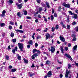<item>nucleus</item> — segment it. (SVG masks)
Segmentation results:
<instances>
[{"label":"nucleus","instance_id":"f257e3e1","mask_svg":"<svg viewBox=\"0 0 78 78\" xmlns=\"http://www.w3.org/2000/svg\"><path fill=\"white\" fill-rule=\"evenodd\" d=\"M48 50L49 51H51V53H54L55 51V46H51V49L49 48Z\"/></svg>","mask_w":78,"mask_h":78},{"label":"nucleus","instance_id":"f03ea898","mask_svg":"<svg viewBox=\"0 0 78 78\" xmlns=\"http://www.w3.org/2000/svg\"><path fill=\"white\" fill-rule=\"evenodd\" d=\"M18 47L20 50L21 51H23V44L21 43H19L18 44Z\"/></svg>","mask_w":78,"mask_h":78},{"label":"nucleus","instance_id":"7ed1b4c3","mask_svg":"<svg viewBox=\"0 0 78 78\" xmlns=\"http://www.w3.org/2000/svg\"><path fill=\"white\" fill-rule=\"evenodd\" d=\"M16 5L17 6V7L18 8V9H21L22 6H23V5L22 4H18L17 3H16Z\"/></svg>","mask_w":78,"mask_h":78},{"label":"nucleus","instance_id":"20e7f679","mask_svg":"<svg viewBox=\"0 0 78 78\" xmlns=\"http://www.w3.org/2000/svg\"><path fill=\"white\" fill-rule=\"evenodd\" d=\"M63 6H65V8H70V4H67L64 3L63 4Z\"/></svg>","mask_w":78,"mask_h":78},{"label":"nucleus","instance_id":"39448f33","mask_svg":"<svg viewBox=\"0 0 78 78\" xmlns=\"http://www.w3.org/2000/svg\"><path fill=\"white\" fill-rule=\"evenodd\" d=\"M37 56H38V53H36L34 54L32 56L31 58L33 59H35V58L37 57Z\"/></svg>","mask_w":78,"mask_h":78},{"label":"nucleus","instance_id":"423d86ee","mask_svg":"<svg viewBox=\"0 0 78 78\" xmlns=\"http://www.w3.org/2000/svg\"><path fill=\"white\" fill-rule=\"evenodd\" d=\"M5 13L6 11L4 10L2 12V14L0 15L1 17H4Z\"/></svg>","mask_w":78,"mask_h":78},{"label":"nucleus","instance_id":"0eeeda50","mask_svg":"<svg viewBox=\"0 0 78 78\" xmlns=\"http://www.w3.org/2000/svg\"><path fill=\"white\" fill-rule=\"evenodd\" d=\"M70 73H71L70 71H68V72L66 71V74H65L66 78H68L69 77V76L68 75H69V74H70Z\"/></svg>","mask_w":78,"mask_h":78},{"label":"nucleus","instance_id":"6e6552de","mask_svg":"<svg viewBox=\"0 0 78 78\" xmlns=\"http://www.w3.org/2000/svg\"><path fill=\"white\" fill-rule=\"evenodd\" d=\"M51 75H52V74H51V71H50L48 72L47 76L48 77H50V76H51Z\"/></svg>","mask_w":78,"mask_h":78},{"label":"nucleus","instance_id":"1a4fd4ad","mask_svg":"<svg viewBox=\"0 0 78 78\" xmlns=\"http://www.w3.org/2000/svg\"><path fill=\"white\" fill-rule=\"evenodd\" d=\"M60 40H61V41H62V42H64L65 41V39H64V37H62L61 36H60Z\"/></svg>","mask_w":78,"mask_h":78},{"label":"nucleus","instance_id":"9d476101","mask_svg":"<svg viewBox=\"0 0 78 78\" xmlns=\"http://www.w3.org/2000/svg\"><path fill=\"white\" fill-rule=\"evenodd\" d=\"M17 47H16L15 48V49L12 50V53H13L14 54L15 53V51H17Z\"/></svg>","mask_w":78,"mask_h":78},{"label":"nucleus","instance_id":"9b49d317","mask_svg":"<svg viewBox=\"0 0 78 78\" xmlns=\"http://www.w3.org/2000/svg\"><path fill=\"white\" fill-rule=\"evenodd\" d=\"M50 34H46V40H47L48 38H49L50 37Z\"/></svg>","mask_w":78,"mask_h":78},{"label":"nucleus","instance_id":"f8f14e48","mask_svg":"<svg viewBox=\"0 0 78 78\" xmlns=\"http://www.w3.org/2000/svg\"><path fill=\"white\" fill-rule=\"evenodd\" d=\"M15 31H16V32H19L20 33H23L24 32L22 30H16Z\"/></svg>","mask_w":78,"mask_h":78},{"label":"nucleus","instance_id":"ddd939ff","mask_svg":"<svg viewBox=\"0 0 78 78\" xmlns=\"http://www.w3.org/2000/svg\"><path fill=\"white\" fill-rule=\"evenodd\" d=\"M60 49L62 53L63 54L64 53V49H63V47L61 46Z\"/></svg>","mask_w":78,"mask_h":78},{"label":"nucleus","instance_id":"4468645a","mask_svg":"<svg viewBox=\"0 0 78 78\" xmlns=\"http://www.w3.org/2000/svg\"><path fill=\"white\" fill-rule=\"evenodd\" d=\"M76 48H77V45L74 46L73 48V51H76Z\"/></svg>","mask_w":78,"mask_h":78},{"label":"nucleus","instance_id":"2eb2a0df","mask_svg":"<svg viewBox=\"0 0 78 78\" xmlns=\"http://www.w3.org/2000/svg\"><path fill=\"white\" fill-rule=\"evenodd\" d=\"M46 5L47 6V8H48L49 9L50 8V5H49V3H48V2H46Z\"/></svg>","mask_w":78,"mask_h":78},{"label":"nucleus","instance_id":"dca6fc26","mask_svg":"<svg viewBox=\"0 0 78 78\" xmlns=\"http://www.w3.org/2000/svg\"><path fill=\"white\" fill-rule=\"evenodd\" d=\"M17 14L19 17H20V18H21V16H20V15H21V14H20V12H18L17 13Z\"/></svg>","mask_w":78,"mask_h":78},{"label":"nucleus","instance_id":"f3484780","mask_svg":"<svg viewBox=\"0 0 78 78\" xmlns=\"http://www.w3.org/2000/svg\"><path fill=\"white\" fill-rule=\"evenodd\" d=\"M43 17L44 19V21L45 22H47V18H46L45 17V16H43Z\"/></svg>","mask_w":78,"mask_h":78},{"label":"nucleus","instance_id":"a211bd4d","mask_svg":"<svg viewBox=\"0 0 78 78\" xmlns=\"http://www.w3.org/2000/svg\"><path fill=\"white\" fill-rule=\"evenodd\" d=\"M16 55L18 57V59L19 60H20L21 59V56L19 55V54H16Z\"/></svg>","mask_w":78,"mask_h":78},{"label":"nucleus","instance_id":"6ab92c4d","mask_svg":"<svg viewBox=\"0 0 78 78\" xmlns=\"http://www.w3.org/2000/svg\"><path fill=\"white\" fill-rule=\"evenodd\" d=\"M65 55L66 56V57H67L68 58H69L70 57V55L68 54H65Z\"/></svg>","mask_w":78,"mask_h":78},{"label":"nucleus","instance_id":"aec40b11","mask_svg":"<svg viewBox=\"0 0 78 78\" xmlns=\"http://www.w3.org/2000/svg\"><path fill=\"white\" fill-rule=\"evenodd\" d=\"M23 60L24 62H25V63H28V60L26 59H25V58L23 59Z\"/></svg>","mask_w":78,"mask_h":78},{"label":"nucleus","instance_id":"412c9836","mask_svg":"<svg viewBox=\"0 0 78 78\" xmlns=\"http://www.w3.org/2000/svg\"><path fill=\"white\" fill-rule=\"evenodd\" d=\"M28 43L30 45H33V41H32V40H30L28 42Z\"/></svg>","mask_w":78,"mask_h":78},{"label":"nucleus","instance_id":"4be33fe9","mask_svg":"<svg viewBox=\"0 0 78 78\" xmlns=\"http://www.w3.org/2000/svg\"><path fill=\"white\" fill-rule=\"evenodd\" d=\"M0 25L1 27H4L5 25V24L4 23H0Z\"/></svg>","mask_w":78,"mask_h":78},{"label":"nucleus","instance_id":"5701e85b","mask_svg":"<svg viewBox=\"0 0 78 78\" xmlns=\"http://www.w3.org/2000/svg\"><path fill=\"white\" fill-rule=\"evenodd\" d=\"M16 69H11V72H16Z\"/></svg>","mask_w":78,"mask_h":78},{"label":"nucleus","instance_id":"b1692460","mask_svg":"<svg viewBox=\"0 0 78 78\" xmlns=\"http://www.w3.org/2000/svg\"><path fill=\"white\" fill-rule=\"evenodd\" d=\"M8 2L10 4H12L13 3V1L12 0H9Z\"/></svg>","mask_w":78,"mask_h":78},{"label":"nucleus","instance_id":"393cba45","mask_svg":"<svg viewBox=\"0 0 78 78\" xmlns=\"http://www.w3.org/2000/svg\"><path fill=\"white\" fill-rule=\"evenodd\" d=\"M5 58L7 60H9V57L8 55H6L5 56Z\"/></svg>","mask_w":78,"mask_h":78},{"label":"nucleus","instance_id":"a878e982","mask_svg":"<svg viewBox=\"0 0 78 78\" xmlns=\"http://www.w3.org/2000/svg\"><path fill=\"white\" fill-rule=\"evenodd\" d=\"M37 51V50L36 49H34L33 50V53H36Z\"/></svg>","mask_w":78,"mask_h":78},{"label":"nucleus","instance_id":"bb28decb","mask_svg":"<svg viewBox=\"0 0 78 78\" xmlns=\"http://www.w3.org/2000/svg\"><path fill=\"white\" fill-rule=\"evenodd\" d=\"M42 11V8L40 7L39 9V12H41V11Z\"/></svg>","mask_w":78,"mask_h":78},{"label":"nucleus","instance_id":"cd10ccee","mask_svg":"<svg viewBox=\"0 0 78 78\" xmlns=\"http://www.w3.org/2000/svg\"><path fill=\"white\" fill-rule=\"evenodd\" d=\"M73 18L74 19H76L77 18V15L76 14L74 15Z\"/></svg>","mask_w":78,"mask_h":78},{"label":"nucleus","instance_id":"c85d7f7f","mask_svg":"<svg viewBox=\"0 0 78 78\" xmlns=\"http://www.w3.org/2000/svg\"><path fill=\"white\" fill-rule=\"evenodd\" d=\"M51 20L52 21V20L54 19V17H53V15H51Z\"/></svg>","mask_w":78,"mask_h":78},{"label":"nucleus","instance_id":"c756f323","mask_svg":"<svg viewBox=\"0 0 78 78\" xmlns=\"http://www.w3.org/2000/svg\"><path fill=\"white\" fill-rule=\"evenodd\" d=\"M11 37H14V34L13 33H12L10 34Z\"/></svg>","mask_w":78,"mask_h":78},{"label":"nucleus","instance_id":"7c9ffc66","mask_svg":"<svg viewBox=\"0 0 78 78\" xmlns=\"http://www.w3.org/2000/svg\"><path fill=\"white\" fill-rule=\"evenodd\" d=\"M68 67L69 69H71V68H72V66L70 64H69L68 65Z\"/></svg>","mask_w":78,"mask_h":78},{"label":"nucleus","instance_id":"2f4dec72","mask_svg":"<svg viewBox=\"0 0 78 78\" xmlns=\"http://www.w3.org/2000/svg\"><path fill=\"white\" fill-rule=\"evenodd\" d=\"M69 14H71V15H72V16H73V13L71 11H69Z\"/></svg>","mask_w":78,"mask_h":78},{"label":"nucleus","instance_id":"473e14b6","mask_svg":"<svg viewBox=\"0 0 78 78\" xmlns=\"http://www.w3.org/2000/svg\"><path fill=\"white\" fill-rule=\"evenodd\" d=\"M9 24L12 25H14V23L12 22H10Z\"/></svg>","mask_w":78,"mask_h":78},{"label":"nucleus","instance_id":"72a5a7b5","mask_svg":"<svg viewBox=\"0 0 78 78\" xmlns=\"http://www.w3.org/2000/svg\"><path fill=\"white\" fill-rule=\"evenodd\" d=\"M75 30L78 32V26L75 27Z\"/></svg>","mask_w":78,"mask_h":78},{"label":"nucleus","instance_id":"f704fd0d","mask_svg":"<svg viewBox=\"0 0 78 78\" xmlns=\"http://www.w3.org/2000/svg\"><path fill=\"white\" fill-rule=\"evenodd\" d=\"M9 28L10 30H11L12 29V27L11 26L9 25Z\"/></svg>","mask_w":78,"mask_h":78},{"label":"nucleus","instance_id":"c9c22d12","mask_svg":"<svg viewBox=\"0 0 78 78\" xmlns=\"http://www.w3.org/2000/svg\"><path fill=\"white\" fill-rule=\"evenodd\" d=\"M12 41L13 42H16V39H13L12 40Z\"/></svg>","mask_w":78,"mask_h":78},{"label":"nucleus","instance_id":"e433bc0d","mask_svg":"<svg viewBox=\"0 0 78 78\" xmlns=\"http://www.w3.org/2000/svg\"><path fill=\"white\" fill-rule=\"evenodd\" d=\"M67 29H70V25H69V24H67Z\"/></svg>","mask_w":78,"mask_h":78},{"label":"nucleus","instance_id":"4c0bfd02","mask_svg":"<svg viewBox=\"0 0 78 78\" xmlns=\"http://www.w3.org/2000/svg\"><path fill=\"white\" fill-rule=\"evenodd\" d=\"M76 24V23L75 22H74L72 23L73 25H75Z\"/></svg>","mask_w":78,"mask_h":78},{"label":"nucleus","instance_id":"58836bf2","mask_svg":"<svg viewBox=\"0 0 78 78\" xmlns=\"http://www.w3.org/2000/svg\"><path fill=\"white\" fill-rule=\"evenodd\" d=\"M58 28H59V26H58V25H56L55 26V29L56 30H58Z\"/></svg>","mask_w":78,"mask_h":78},{"label":"nucleus","instance_id":"ea45409f","mask_svg":"<svg viewBox=\"0 0 78 78\" xmlns=\"http://www.w3.org/2000/svg\"><path fill=\"white\" fill-rule=\"evenodd\" d=\"M65 49L66 51H67L68 50V47H65Z\"/></svg>","mask_w":78,"mask_h":78},{"label":"nucleus","instance_id":"a19ab883","mask_svg":"<svg viewBox=\"0 0 78 78\" xmlns=\"http://www.w3.org/2000/svg\"><path fill=\"white\" fill-rule=\"evenodd\" d=\"M76 37H74L73 38V41H76Z\"/></svg>","mask_w":78,"mask_h":78},{"label":"nucleus","instance_id":"79ce46f5","mask_svg":"<svg viewBox=\"0 0 78 78\" xmlns=\"http://www.w3.org/2000/svg\"><path fill=\"white\" fill-rule=\"evenodd\" d=\"M37 2L38 3H41V0H37Z\"/></svg>","mask_w":78,"mask_h":78},{"label":"nucleus","instance_id":"37998d69","mask_svg":"<svg viewBox=\"0 0 78 78\" xmlns=\"http://www.w3.org/2000/svg\"><path fill=\"white\" fill-rule=\"evenodd\" d=\"M24 15H27V12L26 11H24Z\"/></svg>","mask_w":78,"mask_h":78},{"label":"nucleus","instance_id":"c03bdc74","mask_svg":"<svg viewBox=\"0 0 78 78\" xmlns=\"http://www.w3.org/2000/svg\"><path fill=\"white\" fill-rule=\"evenodd\" d=\"M38 46V44L37 43H35V47H37Z\"/></svg>","mask_w":78,"mask_h":78},{"label":"nucleus","instance_id":"a18cd8bd","mask_svg":"<svg viewBox=\"0 0 78 78\" xmlns=\"http://www.w3.org/2000/svg\"><path fill=\"white\" fill-rule=\"evenodd\" d=\"M67 22H69V16H68L67 17Z\"/></svg>","mask_w":78,"mask_h":78},{"label":"nucleus","instance_id":"49530a36","mask_svg":"<svg viewBox=\"0 0 78 78\" xmlns=\"http://www.w3.org/2000/svg\"><path fill=\"white\" fill-rule=\"evenodd\" d=\"M52 14H54V12H55V10L53 9H52Z\"/></svg>","mask_w":78,"mask_h":78},{"label":"nucleus","instance_id":"de8ad7c7","mask_svg":"<svg viewBox=\"0 0 78 78\" xmlns=\"http://www.w3.org/2000/svg\"><path fill=\"white\" fill-rule=\"evenodd\" d=\"M51 31H55V28L54 27H52L51 28Z\"/></svg>","mask_w":78,"mask_h":78},{"label":"nucleus","instance_id":"09e8293b","mask_svg":"<svg viewBox=\"0 0 78 78\" xmlns=\"http://www.w3.org/2000/svg\"><path fill=\"white\" fill-rule=\"evenodd\" d=\"M47 30H48V29L47 28H46V30H44V32H47Z\"/></svg>","mask_w":78,"mask_h":78},{"label":"nucleus","instance_id":"8fccbe9b","mask_svg":"<svg viewBox=\"0 0 78 78\" xmlns=\"http://www.w3.org/2000/svg\"><path fill=\"white\" fill-rule=\"evenodd\" d=\"M9 69H11L12 68V66H9Z\"/></svg>","mask_w":78,"mask_h":78},{"label":"nucleus","instance_id":"3c124183","mask_svg":"<svg viewBox=\"0 0 78 78\" xmlns=\"http://www.w3.org/2000/svg\"><path fill=\"white\" fill-rule=\"evenodd\" d=\"M27 19H31L30 17V16H27Z\"/></svg>","mask_w":78,"mask_h":78},{"label":"nucleus","instance_id":"603ef678","mask_svg":"<svg viewBox=\"0 0 78 78\" xmlns=\"http://www.w3.org/2000/svg\"><path fill=\"white\" fill-rule=\"evenodd\" d=\"M71 46H72V44H71L70 43H69L68 44V47H71Z\"/></svg>","mask_w":78,"mask_h":78},{"label":"nucleus","instance_id":"864d4df0","mask_svg":"<svg viewBox=\"0 0 78 78\" xmlns=\"http://www.w3.org/2000/svg\"><path fill=\"white\" fill-rule=\"evenodd\" d=\"M72 37H74V38H75V36H75V34H73V35H72Z\"/></svg>","mask_w":78,"mask_h":78},{"label":"nucleus","instance_id":"5fc2aeb1","mask_svg":"<svg viewBox=\"0 0 78 78\" xmlns=\"http://www.w3.org/2000/svg\"><path fill=\"white\" fill-rule=\"evenodd\" d=\"M54 17H57V14H56V13H55L54 15Z\"/></svg>","mask_w":78,"mask_h":78},{"label":"nucleus","instance_id":"6e6d98bb","mask_svg":"<svg viewBox=\"0 0 78 78\" xmlns=\"http://www.w3.org/2000/svg\"><path fill=\"white\" fill-rule=\"evenodd\" d=\"M27 47L28 48H30V45H28L27 46Z\"/></svg>","mask_w":78,"mask_h":78},{"label":"nucleus","instance_id":"4d7b16f0","mask_svg":"<svg viewBox=\"0 0 78 78\" xmlns=\"http://www.w3.org/2000/svg\"><path fill=\"white\" fill-rule=\"evenodd\" d=\"M38 22H39V21H38V20L36 19V20H35V22H36V23H37Z\"/></svg>","mask_w":78,"mask_h":78},{"label":"nucleus","instance_id":"13d9d810","mask_svg":"<svg viewBox=\"0 0 78 78\" xmlns=\"http://www.w3.org/2000/svg\"><path fill=\"white\" fill-rule=\"evenodd\" d=\"M2 36L3 37H4L5 36V33H3L2 34Z\"/></svg>","mask_w":78,"mask_h":78},{"label":"nucleus","instance_id":"bf43d9fd","mask_svg":"<svg viewBox=\"0 0 78 78\" xmlns=\"http://www.w3.org/2000/svg\"><path fill=\"white\" fill-rule=\"evenodd\" d=\"M41 29H37L36 31H41Z\"/></svg>","mask_w":78,"mask_h":78},{"label":"nucleus","instance_id":"052dcab7","mask_svg":"<svg viewBox=\"0 0 78 78\" xmlns=\"http://www.w3.org/2000/svg\"><path fill=\"white\" fill-rule=\"evenodd\" d=\"M37 53H38L39 54L41 53V52L39 50H37Z\"/></svg>","mask_w":78,"mask_h":78},{"label":"nucleus","instance_id":"680f3d73","mask_svg":"<svg viewBox=\"0 0 78 78\" xmlns=\"http://www.w3.org/2000/svg\"><path fill=\"white\" fill-rule=\"evenodd\" d=\"M8 49L9 50H10L11 49V48H10V45H9L8 46Z\"/></svg>","mask_w":78,"mask_h":78},{"label":"nucleus","instance_id":"e2e57ef3","mask_svg":"<svg viewBox=\"0 0 78 78\" xmlns=\"http://www.w3.org/2000/svg\"><path fill=\"white\" fill-rule=\"evenodd\" d=\"M38 18H39V19H41V15H38Z\"/></svg>","mask_w":78,"mask_h":78},{"label":"nucleus","instance_id":"0e129e2a","mask_svg":"<svg viewBox=\"0 0 78 78\" xmlns=\"http://www.w3.org/2000/svg\"><path fill=\"white\" fill-rule=\"evenodd\" d=\"M46 62V64H49V63H50V61H49L48 60Z\"/></svg>","mask_w":78,"mask_h":78},{"label":"nucleus","instance_id":"69168bd1","mask_svg":"<svg viewBox=\"0 0 78 78\" xmlns=\"http://www.w3.org/2000/svg\"><path fill=\"white\" fill-rule=\"evenodd\" d=\"M62 27H64V28H66V26H65V25H64V24H63V25H62Z\"/></svg>","mask_w":78,"mask_h":78},{"label":"nucleus","instance_id":"338daca9","mask_svg":"<svg viewBox=\"0 0 78 78\" xmlns=\"http://www.w3.org/2000/svg\"><path fill=\"white\" fill-rule=\"evenodd\" d=\"M41 36H38L37 37V39H41Z\"/></svg>","mask_w":78,"mask_h":78},{"label":"nucleus","instance_id":"774afa93","mask_svg":"<svg viewBox=\"0 0 78 78\" xmlns=\"http://www.w3.org/2000/svg\"><path fill=\"white\" fill-rule=\"evenodd\" d=\"M34 75V74H32L30 75V76L32 77V76H33Z\"/></svg>","mask_w":78,"mask_h":78}]
</instances>
